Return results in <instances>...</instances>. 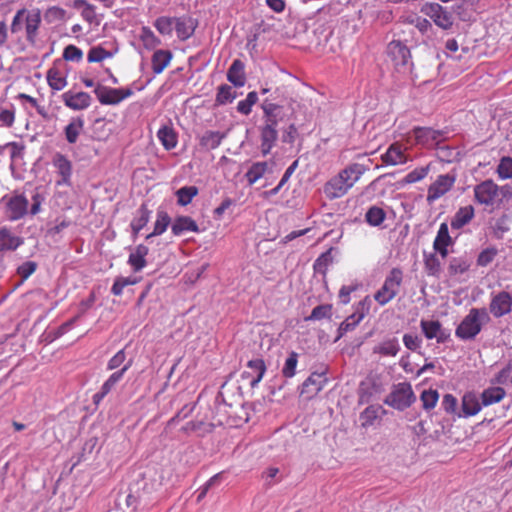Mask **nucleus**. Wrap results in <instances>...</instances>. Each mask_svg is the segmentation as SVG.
<instances>
[{
	"label": "nucleus",
	"instance_id": "24",
	"mask_svg": "<svg viewBox=\"0 0 512 512\" xmlns=\"http://www.w3.org/2000/svg\"><path fill=\"white\" fill-rule=\"evenodd\" d=\"M382 161L387 165H399L408 161L407 156L401 149V146L394 143L389 146L387 151L381 157Z\"/></svg>",
	"mask_w": 512,
	"mask_h": 512
},
{
	"label": "nucleus",
	"instance_id": "19",
	"mask_svg": "<svg viewBox=\"0 0 512 512\" xmlns=\"http://www.w3.org/2000/svg\"><path fill=\"white\" fill-rule=\"evenodd\" d=\"M327 379L322 373H312L302 384L301 394L307 397L317 395L325 386Z\"/></svg>",
	"mask_w": 512,
	"mask_h": 512
},
{
	"label": "nucleus",
	"instance_id": "28",
	"mask_svg": "<svg viewBox=\"0 0 512 512\" xmlns=\"http://www.w3.org/2000/svg\"><path fill=\"white\" fill-rule=\"evenodd\" d=\"M84 129V119L80 116L71 119L69 124L65 127V138L69 144L77 142L79 135Z\"/></svg>",
	"mask_w": 512,
	"mask_h": 512
},
{
	"label": "nucleus",
	"instance_id": "30",
	"mask_svg": "<svg viewBox=\"0 0 512 512\" xmlns=\"http://www.w3.org/2000/svg\"><path fill=\"white\" fill-rule=\"evenodd\" d=\"M172 53L169 50H156L152 56V70L155 74H160L170 64Z\"/></svg>",
	"mask_w": 512,
	"mask_h": 512
},
{
	"label": "nucleus",
	"instance_id": "51",
	"mask_svg": "<svg viewBox=\"0 0 512 512\" xmlns=\"http://www.w3.org/2000/svg\"><path fill=\"white\" fill-rule=\"evenodd\" d=\"M364 314L362 312H356L347 317L340 325L339 331L342 334L352 331L363 319Z\"/></svg>",
	"mask_w": 512,
	"mask_h": 512
},
{
	"label": "nucleus",
	"instance_id": "33",
	"mask_svg": "<svg viewBox=\"0 0 512 512\" xmlns=\"http://www.w3.org/2000/svg\"><path fill=\"white\" fill-rule=\"evenodd\" d=\"M150 211L148 210L146 205H141L137 210V215L132 220L130 226L133 231L134 236H136L142 228H144L150 219Z\"/></svg>",
	"mask_w": 512,
	"mask_h": 512
},
{
	"label": "nucleus",
	"instance_id": "59",
	"mask_svg": "<svg viewBox=\"0 0 512 512\" xmlns=\"http://www.w3.org/2000/svg\"><path fill=\"white\" fill-rule=\"evenodd\" d=\"M15 122V108H5L0 106V124L5 127H12Z\"/></svg>",
	"mask_w": 512,
	"mask_h": 512
},
{
	"label": "nucleus",
	"instance_id": "13",
	"mask_svg": "<svg viewBox=\"0 0 512 512\" xmlns=\"http://www.w3.org/2000/svg\"><path fill=\"white\" fill-rule=\"evenodd\" d=\"M198 26V20L190 15L184 14L179 17H175L174 29L176 31L177 38L180 41H186L194 34Z\"/></svg>",
	"mask_w": 512,
	"mask_h": 512
},
{
	"label": "nucleus",
	"instance_id": "39",
	"mask_svg": "<svg viewBox=\"0 0 512 512\" xmlns=\"http://www.w3.org/2000/svg\"><path fill=\"white\" fill-rule=\"evenodd\" d=\"M169 224H170V217L168 216V214L165 211H158L157 219L154 224L153 232L148 234L146 236V239L148 240L154 236L161 235L162 233H164L166 231Z\"/></svg>",
	"mask_w": 512,
	"mask_h": 512
},
{
	"label": "nucleus",
	"instance_id": "4",
	"mask_svg": "<svg viewBox=\"0 0 512 512\" xmlns=\"http://www.w3.org/2000/svg\"><path fill=\"white\" fill-rule=\"evenodd\" d=\"M94 93L102 105H117L124 99L130 97L133 91L130 88L117 89L97 84Z\"/></svg>",
	"mask_w": 512,
	"mask_h": 512
},
{
	"label": "nucleus",
	"instance_id": "54",
	"mask_svg": "<svg viewBox=\"0 0 512 512\" xmlns=\"http://www.w3.org/2000/svg\"><path fill=\"white\" fill-rule=\"evenodd\" d=\"M452 242V239L449 235L448 225L446 223H442L438 229L436 238L433 243V247L437 246H448Z\"/></svg>",
	"mask_w": 512,
	"mask_h": 512
},
{
	"label": "nucleus",
	"instance_id": "64",
	"mask_svg": "<svg viewBox=\"0 0 512 512\" xmlns=\"http://www.w3.org/2000/svg\"><path fill=\"white\" fill-rule=\"evenodd\" d=\"M37 269V263L34 261H26L17 268V273L24 281L28 279Z\"/></svg>",
	"mask_w": 512,
	"mask_h": 512
},
{
	"label": "nucleus",
	"instance_id": "46",
	"mask_svg": "<svg viewBox=\"0 0 512 512\" xmlns=\"http://www.w3.org/2000/svg\"><path fill=\"white\" fill-rule=\"evenodd\" d=\"M332 260L331 249L322 253L313 264L315 273L325 276L328 266L332 263Z\"/></svg>",
	"mask_w": 512,
	"mask_h": 512
},
{
	"label": "nucleus",
	"instance_id": "44",
	"mask_svg": "<svg viewBox=\"0 0 512 512\" xmlns=\"http://www.w3.org/2000/svg\"><path fill=\"white\" fill-rule=\"evenodd\" d=\"M298 353L294 352V351H291L285 362H284V365L282 367V375L285 377V378H292L293 376H295L296 374V367H297V364H298Z\"/></svg>",
	"mask_w": 512,
	"mask_h": 512
},
{
	"label": "nucleus",
	"instance_id": "14",
	"mask_svg": "<svg viewBox=\"0 0 512 512\" xmlns=\"http://www.w3.org/2000/svg\"><path fill=\"white\" fill-rule=\"evenodd\" d=\"M62 100L66 107L74 111L85 110L92 103L91 96L86 92L66 91L62 94Z\"/></svg>",
	"mask_w": 512,
	"mask_h": 512
},
{
	"label": "nucleus",
	"instance_id": "9",
	"mask_svg": "<svg viewBox=\"0 0 512 512\" xmlns=\"http://www.w3.org/2000/svg\"><path fill=\"white\" fill-rule=\"evenodd\" d=\"M387 53L398 70H408L412 65L410 50L400 41L390 42L387 47Z\"/></svg>",
	"mask_w": 512,
	"mask_h": 512
},
{
	"label": "nucleus",
	"instance_id": "8",
	"mask_svg": "<svg viewBox=\"0 0 512 512\" xmlns=\"http://www.w3.org/2000/svg\"><path fill=\"white\" fill-rule=\"evenodd\" d=\"M456 181L455 175L443 174L439 175L437 179L428 187L426 200L429 204L434 203L436 200L449 192Z\"/></svg>",
	"mask_w": 512,
	"mask_h": 512
},
{
	"label": "nucleus",
	"instance_id": "62",
	"mask_svg": "<svg viewBox=\"0 0 512 512\" xmlns=\"http://www.w3.org/2000/svg\"><path fill=\"white\" fill-rule=\"evenodd\" d=\"M425 269L428 275L437 276L441 270V264L436 255L431 254L425 258Z\"/></svg>",
	"mask_w": 512,
	"mask_h": 512
},
{
	"label": "nucleus",
	"instance_id": "35",
	"mask_svg": "<svg viewBox=\"0 0 512 512\" xmlns=\"http://www.w3.org/2000/svg\"><path fill=\"white\" fill-rule=\"evenodd\" d=\"M225 134L219 131H206L200 139V145L207 149H216L222 142Z\"/></svg>",
	"mask_w": 512,
	"mask_h": 512
},
{
	"label": "nucleus",
	"instance_id": "57",
	"mask_svg": "<svg viewBox=\"0 0 512 512\" xmlns=\"http://www.w3.org/2000/svg\"><path fill=\"white\" fill-rule=\"evenodd\" d=\"M111 56H112V54L110 52L106 51L104 48H102L100 46H97V47H93L89 50L88 55H87V60L90 63L101 62L104 59L109 58Z\"/></svg>",
	"mask_w": 512,
	"mask_h": 512
},
{
	"label": "nucleus",
	"instance_id": "49",
	"mask_svg": "<svg viewBox=\"0 0 512 512\" xmlns=\"http://www.w3.org/2000/svg\"><path fill=\"white\" fill-rule=\"evenodd\" d=\"M258 101V95L255 91L249 92L244 100L237 104V111L243 115H249L252 111L253 105Z\"/></svg>",
	"mask_w": 512,
	"mask_h": 512
},
{
	"label": "nucleus",
	"instance_id": "53",
	"mask_svg": "<svg viewBox=\"0 0 512 512\" xmlns=\"http://www.w3.org/2000/svg\"><path fill=\"white\" fill-rule=\"evenodd\" d=\"M420 399L422 401L423 408L425 410H431L436 406L439 399V394L436 390H424L421 393Z\"/></svg>",
	"mask_w": 512,
	"mask_h": 512
},
{
	"label": "nucleus",
	"instance_id": "18",
	"mask_svg": "<svg viewBox=\"0 0 512 512\" xmlns=\"http://www.w3.org/2000/svg\"><path fill=\"white\" fill-rule=\"evenodd\" d=\"M277 139V128L264 122V124L260 128V150L263 156H266L271 152Z\"/></svg>",
	"mask_w": 512,
	"mask_h": 512
},
{
	"label": "nucleus",
	"instance_id": "55",
	"mask_svg": "<svg viewBox=\"0 0 512 512\" xmlns=\"http://www.w3.org/2000/svg\"><path fill=\"white\" fill-rule=\"evenodd\" d=\"M138 282L136 278L131 277H117L112 285V294L119 296L122 294L123 289L129 285H134Z\"/></svg>",
	"mask_w": 512,
	"mask_h": 512
},
{
	"label": "nucleus",
	"instance_id": "63",
	"mask_svg": "<svg viewBox=\"0 0 512 512\" xmlns=\"http://www.w3.org/2000/svg\"><path fill=\"white\" fill-rule=\"evenodd\" d=\"M124 349L119 350L107 363V370H116L122 368L127 362Z\"/></svg>",
	"mask_w": 512,
	"mask_h": 512
},
{
	"label": "nucleus",
	"instance_id": "41",
	"mask_svg": "<svg viewBox=\"0 0 512 512\" xmlns=\"http://www.w3.org/2000/svg\"><path fill=\"white\" fill-rule=\"evenodd\" d=\"M47 81H48L49 86L53 90H57V91L62 90L67 85L66 78L64 76H62L60 71L55 68H51L48 70Z\"/></svg>",
	"mask_w": 512,
	"mask_h": 512
},
{
	"label": "nucleus",
	"instance_id": "6",
	"mask_svg": "<svg viewBox=\"0 0 512 512\" xmlns=\"http://www.w3.org/2000/svg\"><path fill=\"white\" fill-rule=\"evenodd\" d=\"M421 12L431 18L433 22L442 29H450L453 25L451 13L438 3L424 4L421 8Z\"/></svg>",
	"mask_w": 512,
	"mask_h": 512
},
{
	"label": "nucleus",
	"instance_id": "56",
	"mask_svg": "<svg viewBox=\"0 0 512 512\" xmlns=\"http://www.w3.org/2000/svg\"><path fill=\"white\" fill-rule=\"evenodd\" d=\"M497 173L501 179L512 178V157H503L497 167Z\"/></svg>",
	"mask_w": 512,
	"mask_h": 512
},
{
	"label": "nucleus",
	"instance_id": "34",
	"mask_svg": "<svg viewBox=\"0 0 512 512\" xmlns=\"http://www.w3.org/2000/svg\"><path fill=\"white\" fill-rule=\"evenodd\" d=\"M237 97L236 91L227 84H222L218 87L216 97H215V105L222 106L228 103L233 102V100Z\"/></svg>",
	"mask_w": 512,
	"mask_h": 512
},
{
	"label": "nucleus",
	"instance_id": "5",
	"mask_svg": "<svg viewBox=\"0 0 512 512\" xmlns=\"http://www.w3.org/2000/svg\"><path fill=\"white\" fill-rule=\"evenodd\" d=\"M499 187L492 180H485L474 187L475 200L485 206H494L501 201L499 198Z\"/></svg>",
	"mask_w": 512,
	"mask_h": 512
},
{
	"label": "nucleus",
	"instance_id": "50",
	"mask_svg": "<svg viewBox=\"0 0 512 512\" xmlns=\"http://www.w3.org/2000/svg\"><path fill=\"white\" fill-rule=\"evenodd\" d=\"M140 39L143 42L144 47L150 50L161 44V40L148 27H143L141 29Z\"/></svg>",
	"mask_w": 512,
	"mask_h": 512
},
{
	"label": "nucleus",
	"instance_id": "7",
	"mask_svg": "<svg viewBox=\"0 0 512 512\" xmlns=\"http://www.w3.org/2000/svg\"><path fill=\"white\" fill-rule=\"evenodd\" d=\"M426 147L438 145L443 140V132L430 127H414L409 133V141Z\"/></svg>",
	"mask_w": 512,
	"mask_h": 512
},
{
	"label": "nucleus",
	"instance_id": "21",
	"mask_svg": "<svg viewBox=\"0 0 512 512\" xmlns=\"http://www.w3.org/2000/svg\"><path fill=\"white\" fill-rule=\"evenodd\" d=\"M22 244V238L13 234L9 228H0V252L14 251Z\"/></svg>",
	"mask_w": 512,
	"mask_h": 512
},
{
	"label": "nucleus",
	"instance_id": "16",
	"mask_svg": "<svg viewBox=\"0 0 512 512\" xmlns=\"http://www.w3.org/2000/svg\"><path fill=\"white\" fill-rule=\"evenodd\" d=\"M53 166L57 169V173L60 179L57 180V185H71V176H72V163L71 161L63 154L56 153L53 157Z\"/></svg>",
	"mask_w": 512,
	"mask_h": 512
},
{
	"label": "nucleus",
	"instance_id": "12",
	"mask_svg": "<svg viewBox=\"0 0 512 512\" xmlns=\"http://www.w3.org/2000/svg\"><path fill=\"white\" fill-rule=\"evenodd\" d=\"M28 199L23 194L13 195L6 202L7 216L11 221L22 219L28 213Z\"/></svg>",
	"mask_w": 512,
	"mask_h": 512
},
{
	"label": "nucleus",
	"instance_id": "40",
	"mask_svg": "<svg viewBox=\"0 0 512 512\" xmlns=\"http://www.w3.org/2000/svg\"><path fill=\"white\" fill-rule=\"evenodd\" d=\"M248 368L252 369L253 372L256 374V376L251 381V387H256L258 383L262 380L265 372H266V365L265 362L260 359H253L250 360L247 364Z\"/></svg>",
	"mask_w": 512,
	"mask_h": 512
},
{
	"label": "nucleus",
	"instance_id": "42",
	"mask_svg": "<svg viewBox=\"0 0 512 512\" xmlns=\"http://www.w3.org/2000/svg\"><path fill=\"white\" fill-rule=\"evenodd\" d=\"M66 17V10L59 6H51L44 13V20L49 24L63 22Z\"/></svg>",
	"mask_w": 512,
	"mask_h": 512
},
{
	"label": "nucleus",
	"instance_id": "15",
	"mask_svg": "<svg viewBox=\"0 0 512 512\" xmlns=\"http://www.w3.org/2000/svg\"><path fill=\"white\" fill-rule=\"evenodd\" d=\"M261 108L263 110L264 122L277 128L278 124L284 121L286 114L282 105L264 100Z\"/></svg>",
	"mask_w": 512,
	"mask_h": 512
},
{
	"label": "nucleus",
	"instance_id": "58",
	"mask_svg": "<svg viewBox=\"0 0 512 512\" xmlns=\"http://www.w3.org/2000/svg\"><path fill=\"white\" fill-rule=\"evenodd\" d=\"M429 172V166L416 168L409 172L403 179L406 184H411L424 179Z\"/></svg>",
	"mask_w": 512,
	"mask_h": 512
},
{
	"label": "nucleus",
	"instance_id": "48",
	"mask_svg": "<svg viewBox=\"0 0 512 512\" xmlns=\"http://www.w3.org/2000/svg\"><path fill=\"white\" fill-rule=\"evenodd\" d=\"M441 326L438 320H421L420 322L421 330L427 339H434Z\"/></svg>",
	"mask_w": 512,
	"mask_h": 512
},
{
	"label": "nucleus",
	"instance_id": "45",
	"mask_svg": "<svg viewBox=\"0 0 512 512\" xmlns=\"http://www.w3.org/2000/svg\"><path fill=\"white\" fill-rule=\"evenodd\" d=\"M198 194V189L195 186H184L177 190L176 196H177V202L181 206L188 205L193 197H195Z\"/></svg>",
	"mask_w": 512,
	"mask_h": 512
},
{
	"label": "nucleus",
	"instance_id": "11",
	"mask_svg": "<svg viewBox=\"0 0 512 512\" xmlns=\"http://www.w3.org/2000/svg\"><path fill=\"white\" fill-rule=\"evenodd\" d=\"M511 309L512 296L508 292L501 291L497 294H492L489 310L495 318H500L509 314Z\"/></svg>",
	"mask_w": 512,
	"mask_h": 512
},
{
	"label": "nucleus",
	"instance_id": "23",
	"mask_svg": "<svg viewBox=\"0 0 512 512\" xmlns=\"http://www.w3.org/2000/svg\"><path fill=\"white\" fill-rule=\"evenodd\" d=\"M148 247L140 244L130 253L128 264L132 267L133 271H141L147 264L146 256L148 254Z\"/></svg>",
	"mask_w": 512,
	"mask_h": 512
},
{
	"label": "nucleus",
	"instance_id": "32",
	"mask_svg": "<svg viewBox=\"0 0 512 512\" xmlns=\"http://www.w3.org/2000/svg\"><path fill=\"white\" fill-rule=\"evenodd\" d=\"M505 395L506 392L502 387H489L481 394L482 405L489 406L498 403L505 397Z\"/></svg>",
	"mask_w": 512,
	"mask_h": 512
},
{
	"label": "nucleus",
	"instance_id": "3",
	"mask_svg": "<svg viewBox=\"0 0 512 512\" xmlns=\"http://www.w3.org/2000/svg\"><path fill=\"white\" fill-rule=\"evenodd\" d=\"M415 400V395L409 383H399L395 389L387 395L384 403L394 409L403 411Z\"/></svg>",
	"mask_w": 512,
	"mask_h": 512
},
{
	"label": "nucleus",
	"instance_id": "37",
	"mask_svg": "<svg viewBox=\"0 0 512 512\" xmlns=\"http://www.w3.org/2000/svg\"><path fill=\"white\" fill-rule=\"evenodd\" d=\"M268 169L267 162H256L248 169L245 177L249 185H253L256 181L263 177Z\"/></svg>",
	"mask_w": 512,
	"mask_h": 512
},
{
	"label": "nucleus",
	"instance_id": "38",
	"mask_svg": "<svg viewBox=\"0 0 512 512\" xmlns=\"http://www.w3.org/2000/svg\"><path fill=\"white\" fill-rule=\"evenodd\" d=\"M175 17L160 16L154 21V27L163 36H171L174 29Z\"/></svg>",
	"mask_w": 512,
	"mask_h": 512
},
{
	"label": "nucleus",
	"instance_id": "60",
	"mask_svg": "<svg viewBox=\"0 0 512 512\" xmlns=\"http://www.w3.org/2000/svg\"><path fill=\"white\" fill-rule=\"evenodd\" d=\"M63 58L66 61L80 62L83 58V52L75 45H68L63 51Z\"/></svg>",
	"mask_w": 512,
	"mask_h": 512
},
{
	"label": "nucleus",
	"instance_id": "20",
	"mask_svg": "<svg viewBox=\"0 0 512 512\" xmlns=\"http://www.w3.org/2000/svg\"><path fill=\"white\" fill-rule=\"evenodd\" d=\"M227 80L235 87H243L245 85V65L240 59H235L228 68Z\"/></svg>",
	"mask_w": 512,
	"mask_h": 512
},
{
	"label": "nucleus",
	"instance_id": "52",
	"mask_svg": "<svg viewBox=\"0 0 512 512\" xmlns=\"http://www.w3.org/2000/svg\"><path fill=\"white\" fill-rule=\"evenodd\" d=\"M143 504L144 506L147 505V497L145 488L143 489V492L140 493L139 489L133 491L130 490V493L126 496V505L128 507H137L138 505Z\"/></svg>",
	"mask_w": 512,
	"mask_h": 512
},
{
	"label": "nucleus",
	"instance_id": "17",
	"mask_svg": "<svg viewBox=\"0 0 512 512\" xmlns=\"http://www.w3.org/2000/svg\"><path fill=\"white\" fill-rule=\"evenodd\" d=\"M26 40L34 44L38 35V30L41 25V13L39 9L27 11L24 16Z\"/></svg>",
	"mask_w": 512,
	"mask_h": 512
},
{
	"label": "nucleus",
	"instance_id": "26",
	"mask_svg": "<svg viewBox=\"0 0 512 512\" xmlns=\"http://www.w3.org/2000/svg\"><path fill=\"white\" fill-rule=\"evenodd\" d=\"M171 230L176 236L185 232H199L197 223L189 216L177 217L172 223Z\"/></svg>",
	"mask_w": 512,
	"mask_h": 512
},
{
	"label": "nucleus",
	"instance_id": "43",
	"mask_svg": "<svg viewBox=\"0 0 512 512\" xmlns=\"http://www.w3.org/2000/svg\"><path fill=\"white\" fill-rule=\"evenodd\" d=\"M367 168L359 163H354L341 170L348 181L352 180V186L360 179V177L366 172Z\"/></svg>",
	"mask_w": 512,
	"mask_h": 512
},
{
	"label": "nucleus",
	"instance_id": "1",
	"mask_svg": "<svg viewBox=\"0 0 512 512\" xmlns=\"http://www.w3.org/2000/svg\"><path fill=\"white\" fill-rule=\"evenodd\" d=\"M488 320L489 316L485 308H472L456 328L455 335L461 340H472Z\"/></svg>",
	"mask_w": 512,
	"mask_h": 512
},
{
	"label": "nucleus",
	"instance_id": "29",
	"mask_svg": "<svg viewBox=\"0 0 512 512\" xmlns=\"http://www.w3.org/2000/svg\"><path fill=\"white\" fill-rule=\"evenodd\" d=\"M386 411L380 405H370L360 414L361 425L364 428L372 426Z\"/></svg>",
	"mask_w": 512,
	"mask_h": 512
},
{
	"label": "nucleus",
	"instance_id": "22",
	"mask_svg": "<svg viewBox=\"0 0 512 512\" xmlns=\"http://www.w3.org/2000/svg\"><path fill=\"white\" fill-rule=\"evenodd\" d=\"M157 138L166 150H172L178 143V136L171 124H165L157 132Z\"/></svg>",
	"mask_w": 512,
	"mask_h": 512
},
{
	"label": "nucleus",
	"instance_id": "47",
	"mask_svg": "<svg viewBox=\"0 0 512 512\" xmlns=\"http://www.w3.org/2000/svg\"><path fill=\"white\" fill-rule=\"evenodd\" d=\"M365 218H366V221L371 226H379L385 220L386 213L382 208L377 207V206H372L366 212Z\"/></svg>",
	"mask_w": 512,
	"mask_h": 512
},
{
	"label": "nucleus",
	"instance_id": "31",
	"mask_svg": "<svg viewBox=\"0 0 512 512\" xmlns=\"http://www.w3.org/2000/svg\"><path fill=\"white\" fill-rule=\"evenodd\" d=\"M400 350V345L397 338H389L373 348V352L382 356H396Z\"/></svg>",
	"mask_w": 512,
	"mask_h": 512
},
{
	"label": "nucleus",
	"instance_id": "10",
	"mask_svg": "<svg viewBox=\"0 0 512 512\" xmlns=\"http://www.w3.org/2000/svg\"><path fill=\"white\" fill-rule=\"evenodd\" d=\"M352 187V180L348 181L340 171L324 185L323 190L328 199L334 200L343 197Z\"/></svg>",
	"mask_w": 512,
	"mask_h": 512
},
{
	"label": "nucleus",
	"instance_id": "27",
	"mask_svg": "<svg viewBox=\"0 0 512 512\" xmlns=\"http://www.w3.org/2000/svg\"><path fill=\"white\" fill-rule=\"evenodd\" d=\"M482 402H479L476 394L469 392L462 397V414L460 416L470 417L481 410Z\"/></svg>",
	"mask_w": 512,
	"mask_h": 512
},
{
	"label": "nucleus",
	"instance_id": "36",
	"mask_svg": "<svg viewBox=\"0 0 512 512\" xmlns=\"http://www.w3.org/2000/svg\"><path fill=\"white\" fill-rule=\"evenodd\" d=\"M131 365L132 360H129L122 368L113 372L109 376V378L103 383L102 387L104 388V390L111 392L115 388V386L123 379L124 374L129 370Z\"/></svg>",
	"mask_w": 512,
	"mask_h": 512
},
{
	"label": "nucleus",
	"instance_id": "25",
	"mask_svg": "<svg viewBox=\"0 0 512 512\" xmlns=\"http://www.w3.org/2000/svg\"><path fill=\"white\" fill-rule=\"evenodd\" d=\"M474 215L475 211L472 205L459 208L451 220V228L455 230L461 229L474 218Z\"/></svg>",
	"mask_w": 512,
	"mask_h": 512
},
{
	"label": "nucleus",
	"instance_id": "2",
	"mask_svg": "<svg viewBox=\"0 0 512 512\" xmlns=\"http://www.w3.org/2000/svg\"><path fill=\"white\" fill-rule=\"evenodd\" d=\"M402 281V270L393 268L386 276L381 288L374 294L375 301L381 306L389 303L399 293Z\"/></svg>",
	"mask_w": 512,
	"mask_h": 512
},
{
	"label": "nucleus",
	"instance_id": "61",
	"mask_svg": "<svg viewBox=\"0 0 512 512\" xmlns=\"http://www.w3.org/2000/svg\"><path fill=\"white\" fill-rule=\"evenodd\" d=\"M332 307L331 305L324 304L318 305L313 308L310 316L307 318L308 320H321L324 318H328L331 316Z\"/></svg>",
	"mask_w": 512,
	"mask_h": 512
}]
</instances>
